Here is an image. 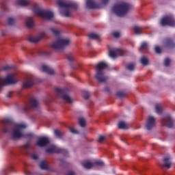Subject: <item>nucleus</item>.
Masks as SVG:
<instances>
[{
  "mask_svg": "<svg viewBox=\"0 0 175 175\" xmlns=\"http://www.w3.org/2000/svg\"><path fill=\"white\" fill-rule=\"evenodd\" d=\"M15 21H16L14 20V18H9L8 21V25H14Z\"/></svg>",
  "mask_w": 175,
  "mask_h": 175,
  "instance_id": "nucleus-38",
  "label": "nucleus"
},
{
  "mask_svg": "<svg viewBox=\"0 0 175 175\" xmlns=\"http://www.w3.org/2000/svg\"><path fill=\"white\" fill-rule=\"evenodd\" d=\"M69 43H70L69 39L58 38L56 42L51 45V47L54 50H64L65 46H69Z\"/></svg>",
  "mask_w": 175,
  "mask_h": 175,
  "instance_id": "nucleus-6",
  "label": "nucleus"
},
{
  "mask_svg": "<svg viewBox=\"0 0 175 175\" xmlns=\"http://www.w3.org/2000/svg\"><path fill=\"white\" fill-rule=\"evenodd\" d=\"M82 166H83L85 169H91L92 166H94V163L90 161H84L83 163H82Z\"/></svg>",
  "mask_w": 175,
  "mask_h": 175,
  "instance_id": "nucleus-25",
  "label": "nucleus"
},
{
  "mask_svg": "<svg viewBox=\"0 0 175 175\" xmlns=\"http://www.w3.org/2000/svg\"><path fill=\"white\" fill-rule=\"evenodd\" d=\"M170 166H172V161H170V158H164L163 167H167L168 169H170Z\"/></svg>",
  "mask_w": 175,
  "mask_h": 175,
  "instance_id": "nucleus-20",
  "label": "nucleus"
},
{
  "mask_svg": "<svg viewBox=\"0 0 175 175\" xmlns=\"http://www.w3.org/2000/svg\"><path fill=\"white\" fill-rule=\"evenodd\" d=\"M48 144H50V139L47 137H41L36 143L38 147H46Z\"/></svg>",
  "mask_w": 175,
  "mask_h": 175,
  "instance_id": "nucleus-14",
  "label": "nucleus"
},
{
  "mask_svg": "<svg viewBox=\"0 0 175 175\" xmlns=\"http://www.w3.org/2000/svg\"><path fill=\"white\" fill-rule=\"evenodd\" d=\"M60 162H64V159H60Z\"/></svg>",
  "mask_w": 175,
  "mask_h": 175,
  "instance_id": "nucleus-60",
  "label": "nucleus"
},
{
  "mask_svg": "<svg viewBox=\"0 0 175 175\" xmlns=\"http://www.w3.org/2000/svg\"><path fill=\"white\" fill-rule=\"evenodd\" d=\"M107 68H109V65L103 62L96 65L95 77L99 83H106L109 80V77L105 75V69H107Z\"/></svg>",
  "mask_w": 175,
  "mask_h": 175,
  "instance_id": "nucleus-1",
  "label": "nucleus"
},
{
  "mask_svg": "<svg viewBox=\"0 0 175 175\" xmlns=\"http://www.w3.org/2000/svg\"><path fill=\"white\" fill-rule=\"evenodd\" d=\"M66 175H76V174L74 172L70 171L68 172Z\"/></svg>",
  "mask_w": 175,
  "mask_h": 175,
  "instance_id": "nucleus-54",
  "label": "nucleus"
},
{
  "mask_svg": "<svg viewBox=\"0 0 175 175\" xmlns=\"http://www.w3.org/2000/svg\"><path fill=\"white\" fill-rule=\"evenodd\" d=\"M165 66H169L170 65V59L169 58H166L164 61Z\"/></svg>",
  "mask_w": 175,
  "mask_h": 175,
  "instance_id": "nucleus-43",
  "label": "nucleus"
},
{
  "mask_svg": "<svg viewBox=\"0 0 175 175\" xmlns=\"http://www.w3.org/2000/svg\"><path fill=\"white\" fill-rule=\"evenodd\" d=\"M155 110H156V113H157V114H161L162 113V105H161V104H156L155 105Z\"/></svg>",
  "mask_w": 175,
  "mask_h": 175,
  "instance_id": "nucleus-31",
  "label": "nucleus"
},
{
  "mask_svg": "<svg viewBox=\"0 0 175 175\" xmlns=\"http://www.w3.org/2000/svg\"><path fill=\"white\" fill-rule=\"evenodd\" d=\"M57 5L60 8H64V11H61V14L62 16H64V17H70V11H69V9H77L79 8L77 3L72 1L66 3L62 1H59Z\"/></svg>",
  "mask_w": 175,
  "mask_h": 175,
  "instance_id": "nucleus-3",
  "label": "nucleus"
},
{
  "mask_svg": "<svg viewBox=\"0 0 175 175\" xmlns=\"http://www.w3.org/2000/svg\"><path fill=\"white\" fill-rule=\"evenodd\" d=\"M16 75L12 74L7 76L6 78L0 77V90L3 85H8V84H16L18 81L15 79Z\"/></svg>",
  "mask_w": 175,
  "mask_h": 175,
  "instance_id": "nucleus-7",
  "label": "nucleus"
},
{
  "mask_svg": "<svg viewBox=\"0 0 175 175\" xmlns=\"http://www.w3.org/2000/svg\"><path fill=\"white\" fill-rule=\"evenodd\" d=\"M46 152H48L49 154H63L64 157H68V150L65 149H62L61 148H58L55 146V145L51 146L49 148L46 149Z\"/></svg>",
  "mask_w": 175,
  "mask_h": 175,
  "instance_id": "nucleus-10",
  "label": "nucleus"
},
{
  "mask_svg": "<svg viewBox=\"0 0 175 175\" xmlns=\"http://www.w3.org/2000/svg\"><path fill=\"white\" fill-rule=\"evenodd\" d=\"M161 25L163 27L165 25H169L170 27H174L175 25V20L173 16H165L161 21Z\"/></svg>",
  "mask_w": 175,
  "mask_h": 175,
  "instance_id": "nucleus-12",
  "label": "nucleus"
},
{
  "mask_svg": "<svg viewBox=\"0 0 175 175\" xmlns=\"http://www.w3.org/2000/svg\"><path fill=\"white\" fill-rule=\"evenodd\" d=\"M27 128L25 124H18L12 131V139L16 140V139H21L24 137V134L23 133V129Z\"/></svg>",
  "mask_w": 175,
  "mask_h": 175,
  "instance_id": "nucleus-8",
  "label": "nucleus"
},
{
  "mask_svg": "<svg viewBox=\"0 0 175 175\" xmlns=\"http://www.w3.org/2000/svg\"><path fill=\"white\" fill-rule=\"evenodd\" d=\"M146 50H148V44L147 42H142L139 48V51H144Z\"/></svg>",
  "mask_w": 175,
  "mask_h": 175,
  "instance_id": "nucleus-29",
  "label": "nucleus"
},
{
  "mask_svg": "<svg viewBox=\"0 0 175 175\" xmlns=\"http://www.w3.org/2000/svg\"><path fill=\"white\" fill-rule=\"evenodd\" d=\"M161 122L163 125L167 126V128H173V120L170 116H166L162 119Z\"/></svg>",
  "mask_w": 175,
  "mask_h": 175,
  "instance_id": "nucleus-18",
  "label": "nucleus"
},
{
  "mask_svg": "<svg viewBox=\"0 0 175 175\" xmlns=\"http://www.w3.org/2000/svg\"><path fill=\"white\" fill-rule=\"evenodd\" d=\"M38 54L40 55H47V53L46 52H43V51H39Z\"/></svg>",
  "mask_w": 175,
  "mask_h": 175,
  "instance_id": "nucleus-52",
  "label": "nucleus"
},
{
  "mask_svg": "<svg viewBox=\"0 0 175 175\" xmlns=\"http://www.w3.org/2000/svg\"><path fill=\"white\" fill-rule=\"evenodd\" d=\"M54 134L56 137H58L59 139H61L62 136H64V133H61L59 130H55L54 131Z\"/></svg>",
  "mask_w": 175,
  "mask_h": 175,
  "instance_id": "nucleus-35",
  "label": "nucleus"
},
{
  "mask_svg": "<svg viewBox=\"0 0 175 175\" xmlns=\"http://www.w3.org/2000/svg\"><path fill=\"white\" fill-rule=\"evenodd\" d=\"M135 64L134 63H131L126 66V69L131 71L135 70Z\"/></svg>",
  "mask_w": 175,
  "mask_h": 175,
  "instance_id": "nucleus-37",
  "label": "nucleus"
},
{
  "mask_svg": "<svg viewBox=\"0 0 175 175\" xmlns=\"http://www.w3.org/2000/svg\"><path fill=\"white\" fill-rule=\"evenodd\" d=\"M40 37H31L29 38V41L30 43H38V42H40Z\"/></svg>",
  "mask_w": 175,
  "mask_h": 175,
  "instance_id": "nucleus-28",
  "label": "nucleus"
},
{
  "mask_svg": "<svg viewBox=\"0 0 175 175\" xmlns=\"http://www.w3.org/2000/svg\"><path fill=\"white\" fill-rule=\"evenodd\" d=\"M131 5L128 3H120L116 4L112 8V12L118 17H124L126 16L129 10H131Z\"/></svg>",
  "mask_w": 175,
  "mask_h": 175,
  "instance_id": "nucleus-2",
  "label": "nucleus"
},
{
  "mask_svg": "<svg viewBox=\"0 0 175 175\" xmlns=\"http://www.w3.org/2000/svg\"><path fill=\"white\" fill-rule=\"evenodd\" d=\"M118 126L119 129H128L129 127L128 126V124L125 123V122H120L118 124Z\"/></svg>",
  "mask_w": 175,
  "mask_h": 175,
  "instance_id": "nucleus-26",
  "label": "nucleus"
},
{
  "mask_svg": "<svg viewBox=\"0 0 175 175\" xmlns=\"http://www.w3.org/2000/svg\"><path fill=\"white\" fill-rule=\"evenodd\" d=\"M116 96L120 98V99H122V98L126 97V93H125V92L120 91L116 93Z\"/></svg>",
  "mask_w": 175,
  "mask_h": 175,
  "instance_id": "nucleus-30",
  "label": "nucleus"
},
{
  "mask_svg": "<svg viewBox=\"0 0 175 175\" xmlns=\"http://www.w3.org/2000/svg\"><path fill=\"white\" fill-rule=\"evenodd\" d=\"M79 123L80 126L84 128V126H85V119H84L83 118H80L79 120Z\"/></svg>",
  "mask_w": 175,
  "mask_h": 175,
  "instance_id": "nucleus-36",
  "label": "nucleus"
},
{
  "mask_svg": "<svg viewBox=\"0 0 175 175\" xmlns=\"http://www.w3.org/2000/svg\"><path fill=\"white\" fill-rule=\"evenodd\" d=\"M94 163L97 166H103L105 165V163H103V161H95Z\"/></svg>",
  "mask_w": 175,
  "mask_h": 175,
  "instance_id": "nucleus-42",
  "label": "nucleus"
},
{
  "mask_svg": "<svg viewBox=\"0 0 175 175\" xmlns=\"http://www.w3.org/2000/svg\"><path fill=\"white\" fill-rule=\"evenodd\" d=\"M125 54H126V51H125L124 49H115L109 50V55L111 57V58H117L118 55L123 57V55H125Z\"/></svg>",
  "mask_w": 175,
  "mask_h": 175,
  "instance_id": "nucleus-11",
  "label": "nucleus"
},
{
  "mask_svg": "<svg viewBox=\"0 0 175 175\" xmlns=\"http://www.w3.org/2000/svg\"><path fill=\"white\" fill-rule=\"evenodd\" d=\"M141 64L144 65V66H147L148 65V59L146 57H143L141 58Z\"/></svg>",
  "mask_w": 175,
  "mask_h": 175,
  "instance_id": "nucleus-34",
  "label": "nucleus"
},
{
  "mask_svg": "<svg viewBox=\"0 0 175 175\" xmlns=\"http://www.w3.org/2000/svg\"><path fill=\"white\" fill-rule=\"evenodd\" d=\"M7 98H12V92H10L7 94Z\"/></svg>",
  "mask_w": 175,
  "mask_h": 175,
  "instance_id": "nucleus-55",
  "label": "nucleus"
},
{
  "mask_svg": "<svg viewBox=\"0 0 175 175\" xmlns=\"http://www.w3.org/2000/svg\"><path fill=\"white\" fill-rule=\"evenodd\" d=\"M146 129L151 131L155 126V118L149 116L146 122Z\"/></svg>",
  "mask_w": 175,
  "mask_h": 175,
  "instance_id": "nucleus-16",
  "label": "nucleus"
},
{
  "mask_svg": "<svg viewBox=\"0 0 175 175\" xmlns=\"http://www.w3.org/2000/svg\"><path fill=\"white\" fill-rule=\"evenodd\" d=\"M90 96H91V94H90V92H88L87 91L83 92L84 99H89Z\"/></svg>",
  "mask_w": 175,
  "mask_h": 175,
  "instance_id": "nucleus-39",
  "label": "nucleus"
},
{
  "mask_svg": "<svg viewBox=\"0 0 175 175\" xmlns=\"http://www.w3.org/2000/svg\"><path fill=\"white\" fill-rule=\"evenodd\" d=\"M1 7L3 9V10H6L7 9V3L6 1H3L1 2Z\"/></svg>",
  "mask_w": 175,
  "mask_h": 175,
  "instance_id": "nucleus-44",
  "label": "nucleus"
},
{
  "mask_svg": "<svg viewBox=\"0 0 175 175\" xmlns=\"http://www.w3.org/2000/svg\"><path fill=\"white\" fill-rule=\"evenodd\" d=\"M154 51L157 53V54H161V53H162V49L161 47H159V46H156L154 48Z\"/></svg>",
  "mask_w": 175,
  "mask_h": 175,
  "instance_id": "nucleus-40",
  "label": "nucleus"
},
{
  "mask_svg": "<svg viewBox=\"0 0 175 175\" xmlns=\"http://www.w3.org/2000/svg\"><path fill=\"white\" fill-rule=\"evenodd\" d=\"M23 137H33V134L28 133V134L24 135Z\"/></svg>",
  "mask_w": 175,
  "mask_h": 175,
  "instance_id": "nucleus-48",
  "label": "nucleus"
},
{
  "mask_svg": "<svg viewBox=\"0 0 175 175\" xmlns=\"http://www.w3.org/2000/svg\"><path fill=\"white\" fill-rule=\"evenodd\" d=\"M32 159H34V161L38 160V155H36V154H33V155H32Z\"/></svg>",
  "mask_w": 175,
  "mask_h": 175,
  "instance_id": "nucleus-53",
  "label": "nucleus"
},
{
  "mask_svg": "<svg viewBox=\"0 0 175 175\" xmlns=\"http://www.w3.org/2000/svg\"><path fill=\"white\" fill-rule=\"evenodd\" d=\"M2 35H3V36H5L6 35V31H3Z\"/></svg>",
  "mask_w": 175,
  "mask_h": 175,
  "instance_id": "nucleus-56",
  "label": "nucleus"
},
{
  "mask_svg": "<svg viewBox=\"0 0 175 175\" xmlns=\"http://www.w3.org/2000/svg\"><path fill=\"white\" fill-rule=\"evenodd\" d=\"M17 3L19 6H28L31 3V0H18Z\"/></svg>",
  "mask_w": 175,
  "mask_h": 175,
  "instance_id": "nucleus-23",
  "label": "nucleus"
},
{
  "mask_svg": "<svg viewBox=\"0 0 175 175\" xmlns=\"http://www.w3.org/2000/svg\"><path fill=\"white\" fill-rule=\"evenodd\" d=\"M55 92L56 94H57V96L63 99V100H64L66 103H72V98H70V96H69V95H68V94H69V89L56 88Z\"/></svg>",
  "mask_w": 175,
  "mask_h": 175,
  "instance_id": "nucleus-5",
  "label": "nucleus"
},
{
  "mask_svg": "<svg viewBox=\"0 0 175 175\" xmlns=\"http://www.w3.org/2000/svg\"><path fill=\"white\" fill-rule=\"evenodd\" d=\"M1 123L3 124V126L2 128V133H9L12 129L14 127V122L12 121L10 119H3L1 120Z\"/></svg>",
  "mask_w": 175,
  "mask_h": 175,
  "instance_id": "nucleus-9",
  "label": "nucleus"
},
{
  "mask_svg": "<svg viewBox=\"0 0 175 175\" xmlns=\"http://www.w3.org/2000/svg\"><path fill=\"white\" fill-rule=\"evenodd\" d=\"M35 84V78L33 76H31L27 78L23 83V88H29Z\"/></svg>",
  "mask_w": 175,
  "mask_h": 175,
  "instance_id": "nucleus-15",
  "label": "nucleus"
},
{
  "mask_svg": "<svg viewBox=\"0 0 175 175\" xmlns=\"http://www.w3.org/2000/svg\"><path fill=\"white\" fill-rule=\"evenodd\" d=\"M89 39H92L93 40H96L99 39L100 36L99 35L95 33H91L88 35Z\"/></svg>",
  "mask_w": 175,
  "mask_h": 175,
  "instance_id": "nucleus-27",
  "label": "nucleus"
},
{
  "mask_svg": "<svg viewBox=\"0 0 175 175\" xmlns=\"http://www.w3.org/2000/svg\"><path fill=\"white\" fill-rule=\"evenodd\" d=\"M29 103L31 106V107H38V105H39V103L38 102V100L36 98H31Z\"/></svg>",
  "mask_w": 175,
  "mask_h": 175,
  "instance_id": "nucleus-22",
  "label": "nucleus"
},
{
  "mask_svg": "<svg viewBox=\"0 0 175 175\" xmlns=\"http://www.w3.org/2000/svg\"><path fill=\"white\" fill-rule=\"evenodd\" d=\"M134 31L136 35H140L142 33V27L137 25L134 26Z\"/></svg>",
  "mask_w": 175,
  "mask_h": 175,
  "instance_id": "nucleus-32",
  "label": "nucleus"
},
{
  "mask_svg": "<svg viewBox=\"0 0 175 175\" xmlns=\"http://www.w3.org/2000/svg\"><path fill=\"white\" fill-rule=\"evenodd\" d=\"M67 59L70 61V62H72V61H75V57H73V55H67Z\"/></svg>",
  "mask_w": 175,
  "mask_h": 175,
  "instance_id": "nucleus-46",
  "label": "nucleus"
},
{
  "mask_svg": "<svg viewBox=\"0 0 175 175\" xmlns=\"http://www.w3.org/2000/svg\"><path fill=\"white\" fill-rule=\"evenodd\" d=\"M86 6L88 9H102V3H98L94 0H87Z\"/></svg>",
  "mask_w": 175,
  "mask_h": 175,
  "instance_id": "nucleus-13",
  "label": "nucleus"
},
{
  "mask_svg": "<svg viewBox=\"0 0 175 175\" xmlns=\"http://www.w3.org/2000/svg\"><path fill=\"white\" fill-rule=\"evenodd\" d=\"M105 137H103V135H100L98 139V143H103V142H105Z\"/></svg>",
  "mask_w": 175,
  "mask_h": 175,
  "instance_id": "nucleus-45",
  "label": "nucleus"
},
{
  "mask_svg": "<svg viewBox=\"0 0 175 175\" xmlns=\"http://www.w3.org/2000/svg\"><path fill=\"white\" fill-rule=\"evenodd\" d=\"M109 0H101L102 5H107Z\"/></svg>",
  "mask_w": 175,
  "mask_h": 175,
  "instance_id": "nucleus-50",
  "label": "nucleus"
},
{
  "mask_svg": "<svg viewBox=\"0 0 175 175\" xmlns=\"http://www.w3.org/2000/svg\"><path fill=\"white\" fill-rule=\"evenodd\" d=\"M31 147V145L29 144H26L25 145H24V148H25V150H28V148H29Z\"/></svg>",
  "mask_w": 175,
  "mask_h": 175,
  "instance_id": "nucleus-51",
  "label": "nucleus"
},
{
  "mask_svg": "<svg viewBox=\"0 0 175 175\" xmlns=\"http://www.w3.org/2000/svg\"><path fill=\"white\" fill-rule=\"evenodd\" d=\"M105 91H109V90L107 88H105Z\"/></svg>",
  "mask_w": 175,
  "mask_h": 175,
  "instance_id": "nucleus-59",
  "label": "nucleus"
},
{
  "mask_svg": "<svg viewBox=\"0 0 175 175\" xmlns=\"http://www.w3.org/2000/svg\"><path fill=\"white\" fill-rule=\"evenodd\" d=\"M40 167L42 170H49V164L47 162L42 161L40 163Z\"/></svg>",
  "mask_w": 175,
  "mask_h": 175,
  "instance_id": "nucleus-24",
  "label": "nucleus"
},
{
  "mask_svg": "<svg viewBox=\"0 0 175 175\" xmlns=\"http://www.w3.org/2000/svg\"><path fill=\"white\" fill-rule=\"evenodd\" d=\"M9 69H12V67H10L9 66H5L3 67V70H9Z\"/></svg>",
  "mask_w": 175,
  "mask_h": 175,
  "instance_id": "nucleus-49",
  "label": "nucleus"
},
{
  "mask_svg": "<svg viewBox=\"0 0 175 175\" xmlns=\"http://www.w3.org/2000/svg\"><path fill=\"white\" fill-rule=\"evenodd\" d=\"M42 71L45 72L47 75H54V73H55V71H54L53 68L46 65L42 66Z\"/></svg>",
  "mask_w": 175,
  "mask_h": 175,
  "instance_id": "nucleus-19",
  "label": "nucleus"
},
{
  "mask_svg": "<svg viewBox=\"0 0 175 175\" xmlns=\"http://www.w3.org/2000/svg\"><path fill=\"white\" fill-rule=\"evenodd\" d=\"M33 12L34 14L39 16V17H42V18H44L45 20H50L54 17V14L52 12L43 10L36 5L33 7Z\"/></svg>",
  "mask_w": 175,
  "mask_h": 175,
  "instance_id": "nucleus-4",
  "label": "nucleus"
},
{
  "mask_svg": "<svg viewBox=\"0 0 175 175\" xmlns=\"http://www.w3.org/2000/svg\"><path fill=\"white\" fill-rule=\"evenodd\" d=\"M35 25L33 23V19L31 17H27L26 19V27L27 28H32Z\"/></svg>",
  "mask_w": 175,
  "mask_h": 175,
  "instance_id": "nucleus-21",
  "label": "nucleus"
},
{
  "mask_svg": "<svg viewBox=\"0 0 175 175\" xmlns=\"http://www.w3.org/2000/svg\"><path fill=\"white\" fill-rule=\"evenodd\" d=\"M10 171L13 172V168L12 167L10 168Z\"/></svg>",
  "mask_w": 175,
  "mask_h": 175,
  "instance_id": "nucleus-58",
  "label": "nucleus"
},
{
  "mask_svg": "<svg viewBox=\"0 0 175 175\" xmlns=\"http://www.w3.org/2000/svg\"><path fill=\"white\" fill-rule=\"evenodd\" d=\"M163 46L167 49H174L175 43L172 38H167L163 40Z\"/></svg>",
  "mask_w": 175,
  "mask_h": 175,
  "instance_id": "nucleus-17",
  "label": "nucleus"
},
{
  "mask_svg": "<svg viewBox=\"0 0 175 175\" xmlns=\"http://www.w3.org/2000/svg\"><path fill=\"white\" fill-rule=\"evenodd\" d=\"M113 36H114V38H116V39H118V38H120V32L118 31L113 32Z\"/></svg>",
  "mask_w": 175,
  "mask_h": 175,
  "instance_id": "nucleus-47",
  "label": "nucleus"
},
{
  "mask_svg": "<svg viewBox=\"0 0 175 175\" xmlns=\"http://www.w3.org/2000/svg\"><path fill=\"white\" fill-rule=\"evenodd\" d=\"M69 129L71 133H73L74 135H78L79 131L75 129V127H70Z\"/></svg>",
  "mask_w": 175,
  "mask_h": 175,
  "instance_id": "nucleus-41",
  "label": "nucleus"
},
{
  "mask_svg": "<svg viewBox=\"0 0 175 175\" xmlns=\"http://www.w3.org/2000/svg\"><path fill=\"white\" fill-rule=\"evenodd\" d=\"M50 31L55 35V36H59V31L55 27L50 28Z\"/></svg>",
  "mask_w": 175,
  "mask_h": 175,
  "instance_id": "nucleus-33",
  "label": "nucleus"
},
{
  "mask_svg": "<svg viewBox=\"0 0 175 175\" xmlns=\"http://www.w3.org/2000/svg\"><path fill=\"white\" fill-rule=\"evenodd\" d=\"M24 111H28V107L25 108V109H24Z\"/></svg>",
  "mask_w": 175,
  "mask_h": 175,
  "instance_id": "nucleus-57",
  "label": "nucleus"
}]
</instances>
